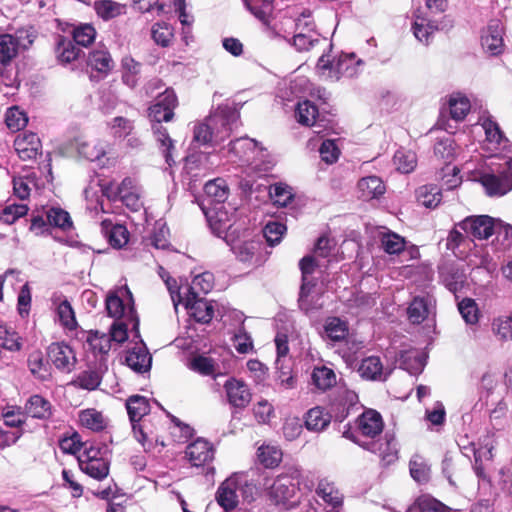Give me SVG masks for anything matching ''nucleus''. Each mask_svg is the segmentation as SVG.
I'll use <instances>...</instances> for the list:
<instances>
[{
  "instance_id": "nucleus-1",
  "label": "nucleus",
  "mask_w": 512,
  "mask_h": 512,
  "mask_svg": "<svg viewBox=\"0 0 512 512\" xmlns=\"http://www.w3.org/2000/svg\"><path fill=\"white\" fill-rule=\"evenodd\" d=\"M62 32L71 36H56L55 52L58 61L63 64H73V70H79L88 75L91 82L96 75V50H90L88 56L82 53L80 47L88 48L96 39V29L92 23L59 22Z\"/></svg>"
},
{
  "instance_id": "nucleus-2",
  "label": "nucleus",
  "mask_w": 512,
  "mask_h": 512,
  "mask_svg": "<svg viewBox=\"0 0 512 512\" xmlns=\"http://www.w3.org/2000/svg\"><path fill=\"white\" fill-rule=\"evenodd\" d=\"M239 112L232 107H220L218 111L209 116L205 122L194 127L193 140L201 145L219 144L229 137L237 126Z\"/></svg>"
},
{
  "instance_id": "nucleus-3",
  "label": "nucleus",
  "mask_w": 512,
  "mask_h": 512,
  "mask_svg": "<svg viewBox=\"0 0 512 512\" xmlns=\"http://www.w3.org/2000/svg\"><path fill=\"white\" fill-rule=\"evenodd\" d=\"M84 443L80 434L73 430L64 433L58 440V446L64 454L74 455L82 472L96 479V449L93 444L81 451Z\"/></svg>"
},
{
  "instance_id": "nucleus-4",
  "label": "nucleus",
  "mask_w": 512,
  "mask_h": 512,
  "mask_svg": "<svg viewBox=\"0 0 512 512\" xmlns=\"http://www.w3.org/2000/svg\"><path fill=\"white\" fill-rule=\"evenodd\" d=\"M301 473L298 469L288 474H280L275 479L265 478L263 486L268 490V496L275 505H285L290 501L296 493V485L294 479L298 480V484H303L309 491L312 489L313 484H306L301 482L299 478Z\"/></svg>"
},
{
  "instance_id": "nucleus-5",
  "label": "nucleus",
  "mask_w": 512,
  "mask_h": 512,
  "mask_svg": "<svg viewBox=\"0 0 512 512\" xmlns=\"http://www.w3.org/2000/svg\"><path fill=\"white\" fill-rule=\"evenodd\" d=\"M479 182L490 197L504 196L512 190V166L506 162L496 173L485 172L479 177Z\"/></svg>"
},
{
  "instance_id": "nucleus-6",
  "label": "nucleus",
  "mask_w": 512,
  "mask_h": 512,
  "mask_svg": "<svg viewBox=\"0 0 512 512\" xmlns=\"http://www.w3.org/2000/svg\"><path fill=\"white\" fill-rule=\"evenodd\" d=\"M343 436L345 438L351 439L353 442L357 443L364 449L378 454L381 460L386 464H391L395 462L398 458L397 442L393 434L386 432L384 436V441L371 440L368 442H361L358 438H356L353 435V433L350 430L344 431Z\"/></svg>"
},
{
  "instance_id": "nucleus-7",
  "label": "nucleus",
  "mask_w": 512,
  "mask_h": 512,
  "mask_svg": "<svg viewBox=\"0 0 512 512\" xmlns=\"http://www.w3.org/2000/svg\"><path fill=\"white\" fill-rule=\"evenodd\" d=\"M458 226L468 237L488 239L500 226V221L488 215H475L466 217Z\"/></svg>"
},
{
  "instance_id": "nucleus-8",
  "label": "nucleus",
  "mask_w": 512,
  "mask_h": 512,
  "mask_svg": "<svg viewBox=\"0 0 512 512\" xmlns=\"http://www.w3.org/2000/svg\"><path fill=\"white\" fill-rule=\"evenodd\" d=\"M178 105L177 96L173 89H166L156 98L155 104L149 108V117L154 124L168 122L174 116V109Z\"/></svg>"
},
{
  "instance_id": "nucleus-9",
  "label": "nucleus",
  "mask_w": 512,
  "mask_h": 512,
  "mask_svg": "<svg viewBox=\"0 0 512 512\" xmlns=\"http://www.w3.org/2000/svg\"><path fill=\"white\" fill-rule=\"evenodd\" d=\"M354 54L341 55L337 61L331 62L327 55H322L318 61V68L329 69L333 73L332 77L339 79L340 77H353L357 74V64Z\"/></svg>"
},
{
  "instance_id": "nucleus-10",
  "label": "nucleus",
  "mask_w": 512,
  "mask_h": 512,
  "mask_svg": "<svg viewBox=\"0 0 512 512\" xmlns=\"http://www.w3.org/2000/svg\"><path fill=\"white\" fill-rule=\"evenodd\" d=\"M504 25L499 19L489 21L481 35V45L485 52L492 56L499 55L504 50Z\"/></svg>"
},
{
  "instance_id": "nucleus-11",
  "label": "nucleus",
  "mask_w": 512,
  "mask_h": 512,
  "mask_svg": "<svg viewBox=\"0 0 512 512\" xmlns=\"http://www.w3.org/2000/svg\"><path fill=\"white\" fill-rule=\"evenodd\" d=\"M439 274L444 286L454 294L461 291L467 283L465 266L457 262L443 264L440 267Z\"/></svg>"
},
{
  "instance_id": "nucleus-12",
  "label": "nucleus",
  "mask_w": 512,
  "mask_h": 512,
  "mask_svg": "<svg viewBox=\"0 0 512 512\" xmlns=\"http://www.w3.org/2000/svg\"><path fill=\"white\" fill-rule=\"evenodd\" d=\"M479 121L485 132L484 145L486 150L491 153H497L502 151L508 143V139L500 129L497 122H495L491 116H481Z\"/></svg>"
},
{
  "instance_id": "nucleus-13",
  "label": "nucleus",
  "mask_w": 512,
  "mask_h": 512,
  "mask_svg": "<svg viewBox=\"0 0 512 512\" xmlns=\"http://www.w3.org/2000/svg\"><path fill=\"white\" fill-rule=\"evenodd\" d=\"M205 214L212 232L218 237H226L234 224V213L219 205L209 208Z\"/></svg>"
},
{
  "instance_id": "nucleus-14",
  "label": "nucleus",
  "mask_w": 512,
  "mask_h": 512,
  "mask_svg": "<svg viewBox=\"0 0 512 512\" xmlns=\"http://www.w3.org/2000/svg\"><path fill=\"white\" fill-rule=\"evenodd\" d=\"M301 272H302V285L300 288L299 295V306L302 310L308 313L313 307L311 304L310 296L311 291L314 285L309 280V276L314 272L315 267L317 266L314 257L305 256L301 259L299 263Z\"/></svg>"
},
{
  "instance_id": "nucleus-15",
  "label": "nucleus",
  "mask_w": 512,
  "mask_h": 512,
  "mask_svg": "<svg viewBox=\"0 0 512 512\" xmlns=\"http://www.w3.org/2000/svg\"><path fill=\"white\" fill-rule=\"evenodd\" d=\"M224 389L227 401L231 406L243 409L249 405L252 394L244 381L230 378L225 382Z\"/></svg>"
},
{
  "instance_id": "nucleus-16",
  "label": "nucleus",
  "mask_w": 512,
  "mask_h": 512,
  "mask_svg": "<svg viewBox=\"0 0 512 512\" xmlns=\"http://www.w3.org/2000/svg\"><path fill=\"white\" fill-rule=\"evenodd\" d=\"M126 408L134 433L137 434L139 430L141 438L137 437V439L141 442L145 437L138 422L150 411L148 400L140 395L130 396L126 401Z\"/></svg>"
},
{
  "instance_id": "nucleus-17",
  "label": "nucleus",
  "mask_w": 512,
  "mask_h": 512,
  "mask_svg": "<svg viewBox=\"0 0 512 512\" xmlns=\"http://www.w3.org/2000/svg\"><path fill=\"white\" fill-rule=\"evenodd\" d=\"M357 371L361 378L370 381H386L392 372L391 369L384 368L378 356L362 359Z\"/></svg>"
},
{
  "instance_id": "nucleus-18",
  "label": "nucleus",
  "mask_w": 512,
  "mask_h": 512,
  "mask_svg": "<svg viewBox=\"0 0 512 512\" xmlns=\"http://www.w3.org/2000/svg\"><path fill=\"white\" fill-rule=\"evenodd\" d=\"M238 487L239 483L236 477H230L226 479L218 487L215 494V499L225 512L232 511L238 506Z\"/></svg>"
},
{
  "instance_id": "nucleus-19",
  "label": "nucleus",
  "mask_w": 512,
  "mask_h": 512,
  "mask_svg": "<svg viewBox=\"0 0 512 512\" xmlns=\"http://www.w3.org/2000/svg\"><path fill=\"white\" fill-rule=\"evenodd\" d=\"M185 453L190 463L195 467L205 466L214 458L212 445L204 439H197L189 444Z\"/></svg>"
},
{
  "instance_id": "nucleus-20",
  "label": "nucleus",
  "mask_w": 512,
  "mask_h": 512,
  "mask_svg": "<svg viewBox=\"0 0 512 512\" xmlns=\"http://www.w3.org/2000/svg\"><path fill=\"white\" fill-rule=\"evenodd\" d=\"M101 233L107 242L114 248H122L128 242V230L118 222H114L111 218L101 220Z\"/></svg>"
},
{
  "instance_id": "nucleus-21",
  "label": "nucleus",
  "mask_w": 512,
  "mask_h": 512,
  "mask_svg": "<svg viewBox=\"0 0 512 512\" xmlns=\"http://www.w3.org/2000/svg\"><path fill=\"white\" fill-rule=\"evenodd\" d=\"M357 426L363 436L374 438L383 430L382 417L375 410H367L358 417Z\"/></svg>"
},
{
  "instance_id": "nucleus-22",
  "label": "nucleus",
  "mask_w": 512,
  "mask_h": 512,
  "mask_svg": "<svg viewBox=\"0 0 512 512\" xmlns=\"http://www.w3.org/2000/svg\"><path fill=\"white\" fill-rule=\"evenodd\" d=\"M125 362L133 371L144 373L150 370L152 357L145 346H135L127 351Z\"/></svg>"
},
{
  "instance_id": "nucleus-23",
  "label": "nucleus",
  "mask_w": 512,
  "mask_h": 512,
  "mask_svg": "<svg viewBox=\"0 0 512 512\" xmlns=\"http://www.w3.org/2000/svg\"><path fill=\"white\" fill-rule=\"evenodd\" d=\"M185 306L189 309L191 316L200 323H208L212 320L214 309L212 304L198 296H189Z\"/></svg>"
},
{
  "instance_id": "nucleus-24",
  "label": "nucleus",
  "mask_w": 512,
  "mask_h": 512,
  "mask_svg": "<svg viewBox=\"0 0 512 512\" xmlns=\"http://www.w3.org/2000/svg\"><path fill=\"white\" fill-rule=\"evenodd\" d=\"M19 36H13L11 34H0V64L5 67L10 64L12 59L18 54L20 46V39L23 38V31H18ZM2 74V68L0 67V75Z\"/></svg>"
},
{
  "instance_id": "nucleus-25",
  "label": "nucleus",
  "mask_w": 512,
  "mask_h": 512,
  "mask_svg": "<svg viewBox=\"0 0 512 512\" xmlns=\"http://www.w3.org/2000/svg\"><path fill=\"white\" fill-rule=\"evenodd\" d=\"M258 152V142L249 137H240L229 143V153L245 162L254 160V154Z\"/></svg>"
},
{
  "instance_id": "nucleus-26",
  "label": "nucleus",
  "mask_w": 512,
  "mask_h": 512,
  "mask_svg": "<svg viewBox=\"0 0 512 512\" xmlns=\"http://www.w3.org/2000/svg\"><path fill=\"white\" fill-rule=\"evenodd\" d=\"M316 494L332 507L330 512H340L343 504V496L332 482L321 479L316 488Z\"/></svg>"
},
{
  "instance_id": "nucleus-27",
  "label": "nucleus",
  "mask_w": 512,
  "mask_h": 512,
  "mask_svg": "<svg viewBox=\"0 0 512 512\" xmlns=\"http://www.w3.org/2000/svg\"><path fill=\"white\" fill-rule=\"evenodd\" d=\"M120 191H122L120 200L131 211H139L143 207L141 190L131 178L123 179Z\"/></svg>"
},
{
  "instance_id": "nucleus-28",
  "label": "nucleus",
  "mask_w": 512,
  "mask_h": 512,
  "mask_svg": "<svg viewBox=\"0 0 512 512\" xmlns=\"http://www.w3.org/2000/svg\"><path fill=\"white\" fill-rule=\"evenodd\" d=\"M27 415L32 418L46 420L52 416V405L42 395H31L25 404Z\"/></svg>"
},
{
  "instance_id": "nucleus-29",
  "label": "nucleus",
  "mask_w": 512,
  "mask_h": 512,
  "mask_svg": "<svg viewBox=\"0 0 512 512\" xmlns=\"http://www.w3.org/2000/svg\"><path fill=\"white\" fill-rule=\"evenodd\" d=\"M359 197L363 200L378 198L385 192L383 181L377 176H368L358 182Z\"/></svg>"
},
{
  "instance_id": "nucleus-30",
  "label": "nucleus",
  "mask_w": 512,
  "mask_h": 512,
  "mask_svg": "<svg viewBox=\"0 0 512 512\" xmlns=\"http://www.w3.org/2000/svg\"><path fill=\"white\" fill-rule=\"evenodd\" d=\"M295 117L298 123H300L301 125L315 126L317 128L322 127V125L320 124L321 120H318V108L313 102L309 100H305L298 103L295 111Z\"/></svg>"
},
{
  "instance_id": "nucleus-31",
  "label": "nucleus",
  "mask_w": 512,
  "mask_h": 512,
  "mask_svg": "<svg viewBox=\"0 0 512 512\" xmlns=\"http://www.w3.org/2000/svg\"><path fill=\"white\" fill-rule=\"evenodd\" d=\"M152 130H153L155 139L159 145V149L163 153L165 162L169 166H172L175 163L174 158H173V153H172L175 149L174 141L169 136L167 129L165 127H163L161 124H153Z\"/></svg>"
},
{
  "instance_id": "nucleus-32",
  "label": "nucleus",
  "mask_w": 512,
  "mask_h": 512,
  "mask_svg": "<svg viewBox=\"0 0 512 512\" xmlns=\"http://www.w3.org/2000/svg\"><path fill=\"white\" fill-rule=\"evenodd\" d=\"M28 368L31 374L41 380L48 381L51 378V366L41 351H34L29 354L27 359Z\"/></svg>"
},
{
  "instance_id": "nucleus-33",
  "label": "nucleus",
  "mask_w": 512,
  "mask_h": 512,
  "mask_svg": "<svg viewBox=\"0 0 512 512\" xmlns=\"http://www.w3.org/2000/svg\"><path fill=\"white\" fill-rule=\"evenodd\" d=\"M121 294H127L131 297V293L129 290L124 291H116L110 292L105 301L106 311L109 317L114 318L115 320H120L126 313V306L124 305L123 299L120 296ZM128 312H132V308H128Z\"/></svg>"
},
{
  "instance_id": "nucleus-34",
  "label": "nucleus",
  "mask_w": 512,
  "mask_h": 512,
  "mask_svg": "<svg viewBox=\"0 0 512 512\" xmlns=\"http://www.w3.org/2000/svg\"><path fill=\"white\" fill-rule=\"evenodd\" d=\"M204 191L206 196L214 203V206L223 205L229 195V187L222 178L210 180L205 184Z\"/></svg>"
},
{
  "instance_id": "nucleus-35",
  "label": "nucleus",
  "mask_w": 512,
  "mask_h": 512,
  "mask_svg": "<svg viewBox=\"0 0 512 512\" xmlns=\"http://www.w3.org/2000/svg\"><path fill=\"white\" fill-rule=\"evenodd\" d=\"M282 450L275 445L262 444L257 450V459L265 468H275L282 461Z\"/></svg>"
},
{
  "instance_id": "nucleus-36",
  "label": "nucleus",
  "mask_w": 512,
  "mask_h": 512,
  "mask_svg": "<svg viewBox=\"0 0 512 512\" xmlns=\"http://www.w3.org/2000/svg\"><path fill=\"white\" fill-rule=\"evenodd\" d=\"M330 421L329 413L321 407H314L306 413L305 426L310 431L320 432L330 424Z\"/></svg>"
},
{
  "instance_id": "nucleus-37",
  "label": "nucleus",
  "mask_w": 512,
  "mask_h": 512,
  "mask_svg": "<svg viewBox=\"0 0 512 512\" xmlns=\"http://www.w3.org/2000/svg\"><path fill=\"white\" fill-rule=\"evenodd\" d=\"M430 309L428 298L415 297L407 309L408 319L413 324H420L428 317Z\"/></svg>"
},
{
  "instance_id": "nucleus-38",
  "label": "nucleus",
  "mask_w": 512,
  "mask_h": 512,
  "mask_svg": "<svg viewBox=\"0 0 512 512\" xmlns=\"http://www.w3.org/2000/svg\"><path fill=\"white\" fill-rule=\"evenodd\" d=\"M56 317L58 323L67 330H74L78 323L76 320L74 309L67 298H64L56 308Z\"/></svg>"
},
{
  "instance_id": "nucleus-39",
  "label": "nucleus",
  "mask_w": 512,
  "mask_h": 512,
  "mask_svg": "<svg viewBox=\"0 0 512 512\" xmlns=\"http://www.w3.org/2000/svg\"><path fill=\"white\" fill-rule=\"evenodd\" d=\"M49 226L67 231L73 227L70 214L61 207H51L46 212Z\"/></svg>"
},
{
  "instance_id": "nucleus-40",
  "label": "nucleus",
  "mask_w": 512,
  "mask_h": 512,
  "mask_svg": "<svg viewBox=\"0 0 512 512\" xmlns=\"http://www.w3.org/2000/svg\"><path fill=\"white\" fill-rule=\"evenodd\" d=\"M324 331L331 341L339 342L348 335V325L338 317H330L325 322Z\"/></svg>"
},
{
  "instance_id": "nucleus-41",
  "label": "nucleus",
  "mask_w": 512,
  "mask_h": 512,
  "mask_svg": "<svg viewBox=\"0 0 512 512\" xmlns=\"http://www.w3.org/2000/svg\"><path fill=\"white\" fill-rule=\"evenodd\" d=\"M321 42L331 46L326 38H321L319 33H296L292 38V45L300 52L308 51Z\"/></svg>"
},
{
  "instance_id": "nucleus-42",
  "label": "nucleus",
  "mask_w": 512,
  "mask_h": 512,
  "mask_svg": "<svg viewBox=\"0 0 512 512\" xmlns=\"http://www.w3.org/2000/svg\"><path fill=\"white\" fill-rule=\"evenodd\" d=\"M314 385L320 390H327L336 384L335 372L326 366L315 367L311 375Z\"/></svg>"
},
{
  "instance_id": "nucleus-43",
  "label": "nucleus",
  "mask_w": 512,
  "mask_h": 512,
  "mask_svg": "<svg viewBox=\"0 0 512 512\" xmlns=\"http://www.w3.org/2000/svg\"><path fill=\"white\" fill-rule=\"evenodd\" d=\"M491 331L499 341L512 340V314L495 318L491 324Z\"/></svg>"
},
{
  "instance_id": "nucleus-44",
  "label": "nucleus",
  "mask_w": 512,
  "mask_h": 512,
  "mask_svg": "<svg viewBox=\"0 0 512 512\" xmlns=\"http://www.w3.org/2000/svg\"><path fill=\"white\" fill-rule=\"evenodd\" d=\"M214 286V276L211 272H203L196 275L189 287V296L209 293Z\"/></svg>"
},
{
  "instance_id": "nucleus-45",
  "label": "nucleus",
  "mask_w": 512,
  "mask_h": 512,
  "mask_svg": "<svg viewBox=\"0 0 512 512\" xmlns=\"http://www.w3.org/2000/svg\"><path fill=\"white\" fill-rule=\"evenodd\" d=\"M126 12V5L113 0H98V17L108 21Z\"/></svg>"
},
{
  "instance_id": "nucleus-46",
  "label": "nucleus",
  "mask_w": 512,
  "mask_h": 512,
  "mask_svg": "<svg viewBox=\"0 0 512 512\" xmlns=\"http://www.w3.org/2000/svg\"><path fill=\"white\" fill-rule=\"evenodd\" d=\"M231 249L238 260L242 262L251 261L259 249V243L254 240L237 241L232 244Z\"/></svg>"
},
{
  "instance_id": "nucleus-47",
  "label": "nucleus",
  "mask_w": 512,
  "mask_h": 512,
  "mask_svg": "<svg viewBox=\"0 0 512 512\" xmlns=\"http://www.w3.org/2000/svg\"><path fill=\"white\" fill-rule=\"evenodd\" d=\"M29 207L26 204H18L13 203L10 205H6L4 208L0 210V221L11 225L15 223L18 219L26 216L28 214Z\"/></svg>"
},
{
  "instance_id": "nucleus-48",
  "label": "nucleus",
  "mask_w": 512,
  "mask_h": 512,
  "mask_svg": "<svg viewBox=\"0 0 512 512\" xmlns=\"http://www.w3.org/2000/svg\"><path fill=\"white\" fill-rule=\"evenodd\" d=\"M68 346H61L53 343L48 347V357L59 370L69 371V356L67 355Z\"/></svg>"
},
{
  "instance_id": "nucleus-49",
  "label": "nucleus",
  "mask_w": 512,
  "mask_h": 512,
  "mask_svg": "<svg viewBox=\"0 0 512 512\" xmlns=\"http://www.w3.org/2000/svg\"><path fill=\"white\" fill-rule=\"evenodd\" d=\"M405 239L400 235L388 231L381 236V246L388 254H399L405 248Z\"/></svg>"
},
{
  "instance_id": "nucleus-50",
  "label": "nucleus",
  "mask_w": 512,
  "mask_h": 512,
  "mask_svg": "<svg viewBox=\"0 0 512 512\" xmlns=\"http://www.w3.org/2000/svg\"><path fill=\"white\" fill-rule=\"evenodd\" d=\"M151 35L156 44L168 47L173 39V28L166 22H157L152 26Z\"/></svg>"
},
{
  "instance_id": "nucleus-51",
  "label": "nucleus",
  "mask_w": 512,
  "mask_h": 512,
  "mask_svg": "<svg viewBox=\"0 0 512 512\" xmlns=\"http://www.w3.org/2000/svg\"><path fill=\"white\" fill-rule=\"evenodd\" d=\"M393 160L397 170L402 173L412 172L417 164L416 154L408 150H398Z\"/></svg>"
},
{
  "instance_id": "nucleus-52",
  "label": "nucleus",
  "mask_w": 512,
  "mask_h": 512,
  "mask_svg": "<svg viewBox=\"0 0 512 512\" xmlns=\"http://www.w3.org/2000/svg\"><path fill=\"white\" fill-rule=\"evenodd\" d=\"M450 115L456 121L463 120L470 110L468 98L461 95H452L449 99Z\"/></svg>"
},
{
  "instance_id": "nucleus-53",
  "label": "nucleus",
  "mask_w": 512,
  "mask_h": 512,
  "mask_svg": "<svg viewBox=\"0 0 512 512\" xmlns=\"http://www.w3.org/2000/svg\"><path fill=\"white\" fill-rule=\"evenodd\" d=\"M411 477L418 483H426L429 480L430 469L425 460L415 455L409 463Z\"/></svg>"
},
{
  "instance_id": "nucleus-54",
  "label": "nucleus",
  "mask_w": 512,
  "mask_h": 512,
  "mask_svg": "<svg viewBox=\"0 0 512 512\" xmlns=\"http://www.w3.org/2000/svg\"><path fill=\"white\" fill-rule=\"evenodd\" d=\"M415 37L422 43L428 44L430 37L437 30L430 20L417 17L412 26Z\"/></svg>"
},
{
  "instance_id": "nucleus-55",
  "label": "nucleus",
  "mask_w": 512,
  "mask_h": 512,
  "mask_svg": "<svg viewBox=\"0 0 512 512\" xmlns=\"http://www.w3.org/2000/svg\"><path fill=\"white\" fill-rule=\"evenodd\" d=\"M434 154L438 159L450 163L455 155L454 140L450 136L439 138L434 145Z\"/></svg>"
},
{
  "instance_id": "nucleus-56",
  "label": "nucleus",
  "mask_w": 512,
  "mask_h": 512,
  "mask_svg": "<svg viewBox=\"0 0 512 512\" xmlns=\"http://www.w3.org/2000/svg\"><path fill=\"white\" fill-rule=\"evenodd\" d=\"M419 201L427 208H435L441 202V192L433 185H425L418 190Z\"/></svg>"
},
{
  "instance_id": "nucleus-57",
  "label": "nucleus",
  "mask_w": 512,
  "mask_h": 512,
  "mask_svg": "<svg viewBox=\"0 0 512 512\" xmlns=\"http://www.w3.org/2000/svg\"><path fill=\"white\" fill-rule=\"evenodd\" d=\"M5 123L12 131H19L28 124L27 114L18 107H11L5 115Z\"/></svg>"
},
{
  "instance_id": "nucleus-58",
  "label": "nucleus",
  "mask_w": 512,
  "mask_h": 512,
  "mask_svg": "<svg viewBox=\"0 0 512 512\" xmlns=\"http://www.w3.org/2000/svg\"><path fill=\"white\" fill-rule=\"evenodd\" d=\"M399 362L401 368L407 370L410 374L417 373L424 367L421 356L415 351L401 352Z\"/></svg>"
},
{
  "instance_id": "nucleus-59",
  "label": "nucleus",
  "mask_w": 512,
  "mask_h": 512,
  "mask_svg": "<svg viewBox=\"0 0 512 512\" xmlns=\"http://www.w3.org/2000/svg\"><path fill=\"white\" fill-rule=\"evenodd\" d=\"M251 13L260 20H266L273 11L274 0H243Z\"/></svg>"
},
{
  "instance_id": "nucleus-60",
  "label": "nucleus",
  "mask_w": 512,
  "mask_h": 512,
  "mask_svg": "<svg viewBox=\"0 0 512 512\" xmlns=\"http://www.w3.org/2000/svg\"><path fill=\"white\" fill-rule=\"evenodd\" d=\"M286 226L278 221H269L264 229L263 235L270 246L278 244L285 234Z\"/></svg>"
},
{
  "instance_id": "nucleus-61",
  "label": "nucleus",
  "mask_w": 512,
  "mask_h": 512,
  "mask_svg": "<svg viewBox=\"0 0 512 512\" xmlns=\"http://www.w3.org/2000/svg\"><path fill=\"white\" fill-rule=\"evenodd\" d=\"M458 310L467 324H476L479 320V310L471 298H464L458 303Z\"/></svg>"
},
{
  "instance_id": "nucleus-62",
  "label": "nucleus",
  "mask_w": 512,
  "mask_h": 512,
  "mask_svg": "<svg viewBox=\"0 0 512 512\" xmlns=\"http://www.w3.org/2000/svg\"><path fill=\"white\" fill-rule=\"evenodd\" d=\"M111 134L117 138L129 136L134 128L132 121L124 117H115L108 123Z\"/></svg>"
},
{
  "instance_id": "nucleus-63",
  "label": "nucleus",
  "mask_w": 512,
  "mask_h": 512,
  "mask_svg": "<svg viewBox=\"0 0 512 512\" xmlns=\"http://www.w3.org/2000/svg\"><path fill=\"white\" fill-rule=\"evenodd\" d=\"M271 199L280 206H286L292 200V192L289 186L276 183L270 187Z\"/></svg>"
},
{
  "instance_id": "nucleus-64",
  "label": "nucleus",
  "mask_w": 512,
  "mask_h": 512,
  "mask_svg": "<svg viewBox=\"0 0 512 512\" xmlns=\"http://www.w3.org/2000/svg\"><path fill=\"white\" fill-rule=\"evenodd\" d=\"M420 512H451V509L435 498L423 497L418 501Z\"/></svg>"
}]
</instances>
